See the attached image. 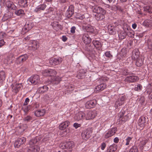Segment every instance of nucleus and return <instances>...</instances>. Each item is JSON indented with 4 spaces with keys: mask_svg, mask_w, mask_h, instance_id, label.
Wrapping results in <instances>:
<instances>
[{
    "mask_svg": "<svg viewBox=\"0 0 152 152\" xmlns=\"http://www.w3.org/2000/svg\"><path fill=\"white\" fill-rule=\"evenodd\" d=\"M43 75L45 77H47L48 76V71L47 69H45L42 72Z\"/></svg>",
    "mask_w": 152,
    "mask_h": 152,
    "instance_id": "51",
    "label": "nucleus"
},
{
    "mask_svg": "<svg viewBox=\"0 0 152 152\" xmlns=\"http://www.w3.org/2000/svg\"><path fill=\"white\" fill-rule=\"evenodd\" d=\"M28 58V56L26 54L20 55L16 58V62L18 64H20L25 61Z\"/></svg>",
    "mask_w": 152,
    "mask_h": 152,
    "instance_id": "14",
    "label": "nucleus"
},
{
    "mask_svg": "<svg viewBox=\"0 0 152 152\" xmlns=\"http://www.w3.org/2000/svg\"><path fill=\"white\" fill-rule=\"evenodd\" d=\"M81 125L80 124H79L77 123H75L73 124V126L75 128V129H77L78 127H80Z\"/></svg>",
    "mask_w": 152,
    "mask_h": 152,
    "instance_id": "53",
    "label": "nucleus"
},
{
    "mask_svg": "<svg viewBox=\"0 0 152 152\" xmlns=\"http://www.w3.org/2000/svg\"><path fill=\"white\" fill-rule=\"evenodd\" d=\"M32 117L29 115L27 116L23 119V120L24 121L27 122H29L31 120H32Z\"/></svg>",
    "mask_w": 152,
    "mask_h": 152,
    "instance_id": "40",
    "label": "nucleus"
},
{
    "mask_svg": "<svg viewBox=\"0 0 152 152\" xmlns=\"http://www.w3.org/2000/svg\"><path fill=\"white\" fill-rule=\"evenodd\" d=\"M132 137H128L125 140L126 143L125 145H128L129 144V142L132 140Z\"/></svg>",
    "mask_w": 152,
    "mask_h": 152,
    "instance_id": "41",
    "label": "nucleus"
},
{
    "mask_svg": "<svg viewBox=\"0 0 152 152\" xmlns=\"http://www.w3.org/2000/svg\"><path fill=\"white\" fill-rule=\"evenodd\" d=\"M56 74L55 70L50 69L48 70V79L53 84H58L61 80V78L58 76H55Z\"/></svg>",
    "mask_w": 152,
    "mask_h": 152,
    "instance_id": "3",
    "label": "nucleus"
},
{
    "mask_svg": "<svg viewBox=\"0 0 152 152\" xmlns=\"http://www.w3.org/2000/svg\"><path fill=\"white\" fill-rule=\"evenodd\" d=\"M51 25L53 29L56 30L58 31L60 29H61L62 28L61 25L56 21L52 23Z\"/></svg>",
    "mask_w": 152,
    "mask_h": 152,
    "instance_id": "28",
    "label": "nucleus"
},
{
    "mask_svg": "<svg viewBox=\"0 0 152 152\" xmlns=\"http://www.w3.org/2000/svg\"><path fill=\"white\" fill-rule=\"evenodd\" d=\"M138 125L142 129L145 126L146 123V118L144 117H140L138 120Z\"/></svg>",
    "mask_w": 152,
    "mask_h": 152,
    "instance_id": "20",
    "label": "nucleus"
},
{
    "mask_svg": "<svg viewBox=\"0 0 152 152\" xmlns=\"http://www.w3.org/2000/svg\"><path fill=\"white\" fill-rule=\"evenodd\" d=\"M105 55L106 56L110 57L111 56V55L109 52H107L105 53Z\"/></svg>",
    "mask_w": 152,
    "mask_h": 152,
    "instance_id": "56",
    "label": "nucleus"
},
{
    "mask_svg": "<svg viewBox=\"0 0 152 152\" xmlns=\"http://www.w3.org/2000/svg\"><path fill=\"white\" fill-rule=\"evenodd\" d=\"M28 81L31 82V84L35 85L39 82V76L37 75L31 76L28 79Z\"/></svg>",
    "mask_w": 152,
    "mask_h": 152,
    "instance_id": "7",
    "label": "nucleus"
},
{
    "mask_svg": "<svg viewBox=\"0 0 152 152\" xmlns=\"http://www.w3.org/2000/svg\"><path fill=\"white\" fill-rule=\"evenodd\" d=\"M6 2L7 1H6L5 0H1V5L2 4H3V5H4L5 4L6 5Z\"/></svg>",
    "mask_w": 152,
    "mask_h": 152,
    "instance_id": "57",
    "label": "nucleus"
},
{
    "mask_svg": "<svg viewBox=\"0 0 152 152\" xmlns=\"http://www.w3.org/2000/svg\"><path fill=\"white\" fill-rule=\"evenodd\" d=\"M106 7L110 8V9L113 10L112 7H110L109 5L107 4L106 5Z\"/></svg>",
    "mask_w": 152,
    "mask_h": 152,
    "instance_id": "62",
    "label": "nucleus"
},
{
    "mask_svg": "<svg viewBox=\"0 0 152 152\" xmlns=\"http://www.w3.org/2000/svg\"><path fill=\"white\" fill-rule=\"evenodd\" d=\"M26 141V139L24 137L19 138L15 142V147L19 148L21 145L24 144Z\"/></svg>",
    "mask_w": 152,
    "mask_h": 152,
    "instance_id": "13",
    "label": "nucleus"
},
{
    "mask_svg": "<svg viewBox=\"0 0 152 152\" xmlns=\"http://www.w3.org/2000/svg\"><path fill=\"white\" fill-rule=\"evenodd\" d=\"M5 42L3 39L0 40V48L2 46L4 45L5 44Z\"/></svg>",
    "mask_w": 152,
    "mask_h": 152,
    "instance_id": "54",
    "label": "nucleus"
},
{
    "mask_svg": "<svg viewBox=\"0 0 152 152\" xmlns=\"http://www.w3.org/2000/svg\"><path fill=\"white\" fill-rule=\"evenodd\" d=\"M118 117L119 118L118 120L120 124L127 121L129 119V116L127 114H125V112L124 111L120 113Z\"/></svg>",
    "mask_w": 152,
    "mask_h": 152,
    "instance_id": "5",
    "label": "nucleus"
},
{
    "mask_svg": "<svg viewBox=\"0 0 152 152\" xmlns=\"http://www.w3.org/2000/svg\"><path fill=\"white\" fill-rule=\"evenodd\" d=\"M139 79L138 77L136 76H131L127 77L125 79V81L127 82H134L137 81Z\"/></svg>",
    "mask_w": 152,
    "mask_h": 152,
    "instance_id": "17",
    "label": "nucleus"
},
{
    "mask_svg": "<svg viewBox=\"0 0 152 152\" xmlns=\"http://www.w3.org/2000/svg\"><path fill=\"white\" fill-rule=\"evenodd\" d=\"M106 87V85L104 83H102L97 86L94 89V92H97L103 91Z\"/></svg>",
    "mask_w": 152,
    "mask_h": 152,
    "instance_id": "22",
    "label": "nucleus"
},
{
    "mask_svg": "<svg viewBox=\"0 0 152 152\" xmlns=\"http://www.w3.org/2000/svg\"><path fill=\"white\" fill-rule=\"evenodd\" d=\"M44 110L41 111L40 110H38L35 112V115L37 117L43 115L44 114Z\"/></svg>",
    "mask_w": 152,
    "mask_h": 152,
    "instance_id": "34",
    "label": "nucleus"
},
{
    "mask_svg": "<svg viewBox=\"0 0 152 152\" xmlns=\"http://www.w3.org/2000/svg\"><path fill=\"white\" fill-rule=\"evenodd\" d=\"M106 147V144L104 142H102L101 145V149L102 150H103Z\"/></svg>",
    "mask_w": 152,
    "mask_h": 152,
    "instance_id": "49",
    "label": "nucleus"
},
{
    "mask_svg": "<svg viewBox=\"0 0 152 152\" xmlns=\"http://www.w3.org/2000/svg\"><path fill=\"white\" fill-rule=\"evenodd\" d=\"M137 149L136 147H133L130 150L129 152H137Z\"/></svg>",
    "mask_w": 152,
    "mask_h": 152,
    "instance_id": "44",
    "label": "nucleus"
},
{
    "mask_svg": "<svg viewBox=\"0 0 152 152\" xmlns=\"http://www.w3.org/2000/svg\"><path fill=\"white\" fill-rule=\"evenodd\" d=\"M86 30L88 32H93L94 31V28L92 26L89 25L87 27Z\"/></svg>",
    "mask_w": 152,
    "mask_h": 152,
    "instance_id": "36",
    "label": "nucleus"
},
{
    "mask_svg": "<svg viewBox=\"0 0 152 152\" xmlns=\"http://www.w3.org/2000/svg\"><path fill=\"white\" fill-rule=\"evenodd\" d=\"M39 47V43L36 40L32 41L29 44V47L31 48L32 50H34L37 49Z\"/></svg>",
    "mask_w": 152,
    "mask_h": 152,
    "instance_id": "19",
    "label": "nucleus"
},
{
    "mask_svg": "<svg viewBox=\"0 0 152 152\" xmlns=\"http://www.w3.org/2000/svg\"><path fill=\"white\" fill-rule=\"evenodd\" d=\"M6 6L8 8L12 10H16L17 7L12 2L8 1L6 2Z\"/></svg>",
    "mask_w": 152,
    "mask_h": 152,
    "instance_id": "26",
    "label": "nucleus"
},
{
    "mask_svg": "<svg viewBox=\"0 0 152 152\" xmlns=\"http://www.w3.org/2000/svg\"><path fill=\"white\" fill-rule=\"evenodd\" d=\"M29 99L28 98H26L25 99L23 104V106H26L27 105L29 102Z\"/></svg>",
    "mask_w": 152,
    "mask_h": 152,
    "instance_id": "46",
    "label": "nucleus"
},
{
    "mask_svg": "<svg viewBox=\"0 0 152 152\" xmlns=\"http://www.w3.org/2000/svg\"><path fill=\"white\" fill-rule=\"evenodd\" d=\"M126 35V34L125 31H121L119 33L118 36L120 39H123L125 38Z\"/></svg>",
    "mask_w": 152,
    "mask_h": 152,
    "instance_id": "33",
    "label": "nucleus"
},
{
    "mask_svg": "<svg viewBox=\"0 0 152 152\" xmlns=\"http://www.w3.org/2000/svg\"><path fill=\"white\" fill-rule=\"evenodd\" d=\"M67 39V38L65 36H63L62 37V40L64 42L66 41Z\"/></svg>",
    "mask_w": 152,
    "mask_h": 152,
    "instance_id": "58",
    "label": "nucleus"
},
{
    "mask_svg": "<svg viewBox=\"0 0 152 152\" xmlns=\"http://www.w3.org/2000/svg\"><path fill=\"white\" fill-rule=\"evenodd\" d=\"M29 109L28 106L25 107H23V110L25 113H26Z\"/></svg>",
    "mask_w": 152,
    "mask_h": 152,
    "instance_id": "48",
    "label": "nucleus"
},
{
    "mask_svg": "<svg viewBox=\"0 0 152 152\" xmlns=\"http://www.w3.org/2000/svg\"><path fill=\"white\" fill-rule=\"evenodd\" d=\"M75 145V144L73 141H70L61 142L59 147L61 149H66L65 152H72Z\"/></svg>",
    "mask_w": 152,
    "mask_h": 152,
    "instance_id": "2",
    "label": "nucleus"
},
{
    "mask_svg": "<svg viewBox=\"0 0 152 152\" xmlns=\"http://www.w3.org/2000/svg\"><path fill=\"white\" fill-rule=\"evenodd\" d=\"M119 140V139L118 137H115L113 141L114 142L116 143H117L118 142Z\"/></svg>",
    "mask_w": 152,
    "mask_h": 152,
    "instance_id": "55",
    "label": "nucleus"
},
{
    "mask_svg": "<svg viewBox=\"0 0 152 152\" xmlns=\"http://www.w3.org/2000/svg\"><path fill=\"white\" fill-rule=\"evenodd\" d=\"M136 62V65L138 66H141L143 64V62L142 60L140 58L137 59Z\"/></svg>",
    "mask_w": 152,
    "mask_h": 152,
    "instance_id": "39",
    "label": "nucleus"
},
{
    "mask_svg": "<svg viewBox=\"0 0 152 152\" xmlns=\"http://www.w3.org/2000/svg\"><path fill=\"white\" fill-rule=\"evenodd\" d=\"M62 61L61 58H51L49 61L50 66H54L58 65L61 63Z\"/></svg>",
    "mask_w": 152,
    "mask_h": 152,
    "instance_id": "10",
    "label": "nucleus"
},
{
    "mask_svg": "<svg viewBox=\"0 0 152 152\" xmlns=\"http://www.w3.org/2000/svg\"><path fill=\"white\" fill-rule=\"evenodd\" d=\"M96 103V101L95 99L86 102L85 106L87 108H92L95 106Z\"/></svg>",
    "mask_w": 152,
    "mask_h": 152,
    "instance_id": "18",
    "label": "nucleus"
},
{
    "mask_svg": "<svg viewBox=\"0 0 152 152\" xmlns=\"http://www.w3.org/2000/svg\"><path fill=\"white\" fill-rule=\"evenodd\" d=\"M84 74L83 73L79 72L77 75V77L79 79H81L84 76Z\"/></svg>",
    "mask_w": 152,
    "mask_h": 152,
    "instance_id": "42",
    "label": "nucleus"
},
{
    "mask_svg": "<svg viewBox=\"0 0 152 152\" xmlns=\"http://www.w3.org/2000/svg\"><path fill=\"white\" fill-rule=\"evenodd\" d=\"M144 11L150 13H152V8L149 6H145L144 7Z\"/></svg>",
    "mask_w": 152,
    "mask_h": 152,
    "instance_id": "38",
    "label": "nucleus"
},
{
    "mask_svg": "<svg viewBox=\"0 0 152 152\" xmlns=\"http://www.w3.org/2000/svg\"><path fill=\"white\" fill-rule=\"evenodd\" d=\"M91 131L89 129L84 130L81 133V137L82 139L86 140H87L91 136Z\"/></svg>",
    "mask_w": 152,
    "mask_h": 152,
    "instance_id": "11",
    "label": "nucleus"
},
{
    "mask_svg": "<svg viewBox=\"0 0 152 152\" xmlns=\"http://www.w3.org/2000/svg\"><path fill=\"white\" fill-rule=\"evenodd\" d=\"M139 52L137 49L134 50L132 52V58L135 60L139 58Z\"/></svg>",
    "mask_w": 152,
    "mask_h": 152,
    "instance_id": "27",
    "label": "nucleus"
},
{
    "mask_svg": "<svg viewBox=\"0 0 152 152\" xmlns=\"http://www.w3.org/2000/svg\"><path fill=\"white\" fill-rule=\"evenodd\" d=\"M39 105L38 103H36L34 104L33 107L34 108H37L39 107Z\"/></svg>",
    "mask_w": 152,
    "mask_h": 152,
    "instance_id": "59",
    "label": "nucleus"
},
{
    "mask_svg": "<svg viewBox=\"0 0 152 152\" xmlns=\"http://www.w3.org/2000/svg\"><path fill=\"white\" fill-rule=\"evenodd\" d=\"M142 88V86L139 84L137 85V87L134 88V90L136 91H138L139 90H141Z\"/></svg>",
    "mask_w": 152,
    "mask_h": 152,
    "instance_id": "45",
    "label": "nucleus"
},
{
    "mask_svg": "<svg viewBox=\"0 0 152 152\" xmlns=\"http://www.w3.org/2000/svg\"><path fill=\"white\" fill-rule=\"evenodd\" d=\"M117 131V128L114 127L109 129L104 135V138L107 139L113 135Z\"/></svg>",
    "mask_w": 152,
    "mask_h": 152,
    "instance_id": "12",
    "label": "nucleus"
},
{
    "mask_svg": "<svg viewBox=\"0 0 152 152\" xmlns=\"http://www.w3.org/2000/svg\"><path fill=\"white\" fill-rule=\"evenodd\" d=\"M46 7V5L44 4L38 6L34 9V11L37 13H40L44 10Z\"/></svg>",
    "mask_w": 152,
    "mask_h": 152,
    "instance_id": "23",
    "label": "nucleus"
},
{
    "mask_svg": "<svg viewBox=\"0 0 152 152\" xmlns=\"http://www.w3.org/2000/svg\"><path fill=\"white\" fill-rule=\"evenodd\" d=\"M47 140L48 138H47V137H44L43 140V142L47 141Z\"/></svg>",
    "mask_w": 152,
    "mask_h": 152,
    "instance_id": "63",
    "label": "nucleus"
},
{
    "mask_svg": "<svg viewBox=\"0 0 152 152\" xmlns=\"http://www.w3.org/2000/svg\"><path fill=\"white\" fill-rule=\"evenodd\" d=\"M149 99H150V100H151V101L152 102V94L151 95L149 96Z\"/></svg>",
    "mask_w": 152,
    "mask_h": 152,
    "instance_id": "64",
    "label": "nucleus"
},
{
    "mask_svg": "<svg viewBox=\"0 0 152 152\" xmlns=\"http://www.w3.org/2000/svg\"><path fill=\"white\" fill-rule=\"evenodd\" d=\"M38 140H39V139L37 137L30 141L29 146L27 150L28 152H37L39 150V146L35 145V144L38 142Z\"/></svg>",
    "mask_w": 152,
    "mask_h": 152,
    "instance_id": "4",
    "label": "nucleus"
},
{
    "mask_svg": "<svg viewBox=\"0 0 152 152\" xmlns=\"http://www.w3.org/2000/svg\"><path fill=\"white\" fill-rule=\"evenodd\" d=\"M74 7L72 5H70L66 11V16L68 18L70 17L73 13Z\"/></svg>",
    "mask_w": 152,
    "mask_h": 152,
    "instance_id": "21",
    "label": "nucleus"
},
{
    "mask_svg": "<svg viewBox=\"0 0 152 152\" xmlns=\"http://www.w3.org/2000/svg\"><path fill=\"white\" fill-rule=\"evenodd\" d=\"M6 16L8 18H11L13 15V14L12 12H9L7 14H5Z\"/></svg>",
    "mask_w": 152,
    "mask_h": 152,
    "instance_id": "47",
    "label": "nucleus"
},
{
    "mask_svg": "<svg viewBox=\"0 0 152 152\" xmlns=\"http://www.w3.org/2000/svg\"><path fill=\"white\" fill-rule=\"evenodd\" d=\"M15 14L18 16H20L24 14V11L21 9H20L15 11Z\"/></svg>",
    "mask_w": 152,
    "mask_h": 152,
    "instance_id": "37",
    "label": "nucleus"
},
{
    "mask_svg": "<svg viewBox=\"0 0 152 152\" xmlns=\"http://www.w3.org/2000/svg\"><path fill=\"white\" fill-rule=\"evenodd\" d=\"M92 10L93 12L96 13V18L97 20H101L104 19L105 11L102 7L98 6L93 7Z\"/></svg>",
    "mask_w": 152,
    "mask_h": 152,
    "instance_id": "1",
    "label": "nucleus"
},
{
    "mask_svg": "<svg viewBox=\"0 0 152 152\" xmlns=\"http://www.w3.org/2000/svg\"><path fill=\"white\" fill-rule=\"evenodd\" d=\"M148 47L149 49L152 50V41H150L148 42Z\"/></svg>",
    "mask_w": 152,
    "mask_h": 152,
    "instance_id": "50",
    "label": "nucleus"
},
{
    "mask_svg": "<svg viewBox=\"0 0 152 152\" xmlns=\"http://www.w3.org/2000/svg\"><path fill=\"white\" fill-rule=\"evenodd\" d=\"M93 43L94 46L96 48H100L102 46L101 43L98 40H93Z\"/></svg>",
    "mask_w": 152,
    "mask_h": 152,
    "instance_id": "32",
    "label": "nucleus"
},
{
    "mask_svg": "<svg viewBox=\"0 0 152 152\" xmlns=\"http://www.w3.org/2000/svg\"><path fill=\"white\" fill-rule=\"evenodd\" d=\"M4 63V64L8 65L12 63V60L10 57L7 56L5 59Z\"/></svg>",
    "mask_w": 152,
    "mask_h": 152,
    "instance_id": "35",
    "label": "nucleus"
},
{
    "mask_svg": "<svg viewBox=\"0 0 152 152\" xmlns=\"http://www.w3.org/2000/svg\"><path fill=\"white\" fill-rule=\"evenodd\" d=\"M18 2L21 7H25L28 6L27 0H19Z\"/></svg>",
    "mask_w": 152,
    "mask_h": 152,
    "instance_id": "31",
    "label": "nucleus"
},
{
    "mask_svg": "<svg viewBox=\"0 0 152 152\" xmlns=\"http://www.w3.org/2000/svg\"><path fill=\"white\" fill-rule=\"evenodd\" d=\"M147 142V140L145 139L143 140L140 141V145L142 146L145 145Z\"/></svg>",
    "mask_w": 152,
    "mask_h": 152,
    "instance_id": "43",
    "label": "nucleus"
},
{
    "mask_svg": "<svg viewBox=\"0 0 152 152\" xmlns=\"http://www.w3.org/2000/svg\"><path fill=\"white\" fill-rule=\"evenodd\" d=\"M12 91L15 93H18L21 89L23 88L22 83L15 82L12 84Z\"/></svg>",
    "mask_w": 152,
    "mask_h": 152,
    "instance_id": "6",
    "label": "nucleus"
},
{
    "mask_svg": "<svg viewBox=\"0 0 152 152\" xmlns=\"http://www.w3.org/2000/svg\"><path fill=\"white\" fill-rule=\"evenodd\" d=\"M147 22L149 23L148 25L150 26H152V21L151 20H148L147 21Z\"/></svg>",
    "mask_w": 152,
    "mask_h": 152,
    "instance_id": "60",
    "label": "nucleus"
},
{
    "mask_svg": "<svg viewBox=\"0 0 152 152\" xmlns=\"http://www.w3.org/2000/svg\"><path fill=\"white\" fill-rule=\"evenodd\" d=\"M34 25L33 23L31 22H26L25 25L24 29L26 31H28L31 30L34 26Z\"/></svg>",
    "mask_w": 152,
    "mask_h": 152,
    "instance_id": "29",
    "label": "nucleus"
},
{
    "mask_svg": "<svg viewBox=\"0 0 152 152\" xmlns=\"http://www.w3.org/2000/svg\"><path fill=\"white\" fill-rule=\"evenodd\" d=\"M85 117V114L82 112H80L77 113L74 117L75 119L77 121H79Z\"/></svg>",
    "mask_w": 152,
    "mask_h": 152,
    "instance_id": "25",
    "label": "nucleus"
},
{
    "mask_svg": "<svg viewBox=\"0 0 152 152\" xmlns=\"http://www.w3.org/2000/svg\"><path fill=\"white\" fill-rule=\"evenodd\" d=\"M96 111L95 110L89 111L85 114L86 120H89L94 119L96 115Z\"/></svg>",
    "mask_w": 152,
    "mask_h": 152,
    "instance_id": "8",
    "label": "nucleus"
},
{
    "mask_svg": "<svg viewBox=\"0 0 152 152\" xmlns=\"http://www.w3.org/2000/svg\"><path fill=\"white\" fill-rule=\"evenodd\" d=\"M118 25L116 26H115L114 25L111 26V25H109L108 26V30L109 33L111 34H114L115 33L116 31H118L117 28L119 27Z\"/></svg>",
    "mask_w": 152,
    "mask_h": 152,
    "instance_id": "16",
    "label": "nucleus"
},
{
    "mask_svg": "<svg viewBox=\"0 0 152 152\" xmlns=\"http://www.w3.org/2000/svg\"><path fill=\"white\" fill-rule=\"evenodd\" d=\"M70 124L69 121H66L60 124L59 126V128L60 130L65 129L67 127L69 126Z\"/></svg>",
    "mask_w": 152,
    "mask_h": 152,
    "instance_id": "24",
    "label": "nucleus"
},
{
    "mask_svg": "<svg viewBox=\"0 0 152 152\" xmlns=\"http://www.w3.org/2000/svg\"><path fill=\"white\" fill-rule=\"evenodd\" d=\"M132 26L134 29H135L137 27V25L135 23L133 24Z\"/></svg>",
    "mask_w": 152,
    "mask_h": 152,
    "instance_id": "61",
    "label": "nucleus"
},
{
    "mask_svg": "<svg viewBox=\"0 0 152 152\" xmlns=\"http://www.w3.org/2000/svg\"><path fill=\"white\" fill-rule=\"evenodd\" d=\"M76 27L75 26H72L71 28L70 32L72 34H74L75 32Z\"/></svg>",
    "mask_w": 152,
    "mask_h": 152,
    "instance_id": "52",
    "label": "nucleus"
},
{
    "mask_svg": "<svg viewBox=\"0 0 152 152\" xmlns=\"http://www.w3.org/2000/svg\"><path fill=\"white\" fill-rule=\"evenodd\" d=\"M126 99V97L125 96H120L115 102V107L118 108L119 106L123 104Z\"/></svg>",
    "mask_w": 152,
    "mask_h": 152,
    "instance_id": "9",
    "label": "nucleus"
},
{
    "mask_svg": "<svg viewBox=\"0 0 152 152\" xmlns=\"http://www.w3.org/2000/svg\"><path fill=\"white\" fill-rule=\"evenodd\" d=\"M117 146L115 144H113L110 146L107 149V152H114L117 149Z\"/></svg>",
    "mask_w": 152,
    "mask_h": 152,
    "instance_id": "30",
    "label": "nucleus"
},
{
    "mask_svg": "<svg viewBox=\"0 0 152 152\" xmlns=\"http://www.w3.org/2000/svg\"><path fill=\"white\" fill-rule=\"evenodd\" d=\"M82 40L86 44H89L91 41V39L87 33L83 34L82 36Z\"/></svg>",
    "mask_w": 152,
    "mask_h": 152,
    "instance_id": "15",
    "label": "nucleus"
}]
</instances>
